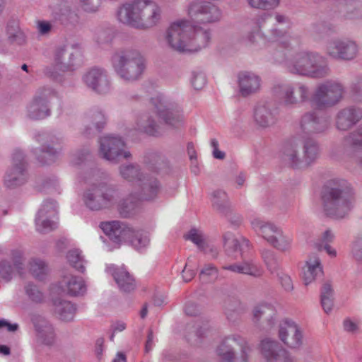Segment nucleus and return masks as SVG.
<instances>
[{"mask_svg": "<svg viewBox=\"0 0 362 362\" xmlns=\"http://www.w3.org/2000/svg\"><path fill=\"white\" fill-rule=\"evenodd\" d=\"M351 253L356 260H362V233H359L355 237L352 243Z\"/></svg>", "mask_w": 362, "mask_h": 362, "instance_id": "55", "label": "nucleus"}, {"mask_svg": "<svg viewBox=\"0 0 362 362\" xmlns=\"http://www.w3.org/2000/svg\"><path fill=\"white\" fill-rule=\"evenodd\" d=\"M324 50L325 54L330 59L349 62L357 57L359 45L356 41L349 38L335 37L325 44Z\"/></svg>", "mask_w": 362, "mask_h": 362, "instance_id": "14", "label": "nucleus"}, {"mask_svg": "<svg viewBox=\"0 0 362 362\" xmlns=\"http://www.w3.org/2000/svg\"><path fill=\"white\" fill-rule=\"evenodd\" d=\"M36 28L40 35H47L51 32L52 25L47 21H38L36 23Z\"/></svg>", "mask_w": 362, "mask_h": 362, "instance_id": "60", "label": "nucleus"}, {"mask_svg": "<svg viewBox=\"0 0 362 362\" xmlns=\"http://www.w3.org/2000/svg\"><path fill=\"white\" fill-rule=\"evenodd\" d=\"M66 259L72 267L80 272L83 273L85 272L86 269L84 264L86 263V261L79 250L74 249L69 250L66 255Z\"/></svg>", "mask_w": 362, "mask_h": 362, "instance_id": "48", "label": "nucleus"}, {"mask_svg": "<svg viewBox=\"0 0 362 362\" xmlns=\"http://www.w3.org/2000/svg\"><path fill=\"white\" fill-rule=\"evenodd\" d=\"M272 90L274 96L286 107L305 103L310 98V87L300 81L279 83L272 87Z\"/></svg>", "mask_w": 362, "mask_h": 362, "instance_id": "12", "label": "nucleus"}, {"mask_svg": "<svg viewBox=\"0 0 362 362\" xmlns=\"http://www.w3.org/2000/svg\"><path fill=\"white\" fill-rule=\"evenodd\" d=\"M101 228L115 242H129L137 250L146 247L149 243L148 236L142 230H135L117 221L103 223Z\"/></svg>", "mask_w": 362, "mask_h": 362, "instance_id": "8", "label": "nucleus"}, {"mask_svg": "<svg viewBox=\"0 0 362 362\" xmlns=\"http://www.w3.org/2000/svg\"><path fill=\"white\" fill-rule=\"evenodd\" d=\"M222 269L235 274L249 275L255 278L261 277L264 273V270L262 267L257 264L252 260L225 265L222 267Z\"/></svg>", "mask_w": 362, "mask_h": 362, "instance_id": "37", "label": "nucleus"}, {"mask_svg": "<svg viewBox=\"0 0 362 362\" xmlns=\"http://www.w3.org/2000/svg\"><path fill=\"white\" fill-rule=\"evenodd\" d=\"M260 350L268 362H293L289 354L276 340L265 338L261 341Z\"/></svg>", "mask_w": 362, "mask_h": 362, "instance_id": "24", "label": "nucleus"}, {"mask_svg": "<svg viewBox=\"0 0 362 362\" xmlns=\"http://www.w3.org/2000/svg\"><path fill=\"white\" fill-rule=\"evenodd\" d=\"M279 281L286 291H291L293 288V285L291 277L284 273L278 274Z\"/></svg>", "mask_w": 362, "mask_h": 362, "instance_id": "61", "label": "nucleus"}, {"mask_svg": "<svg viewBox=\"0 0 362 362\" xmlns=\"http://www.w3.org/2000/svg\"><path fill=\"white\" fill-rule=\"evenodd\" d=\"M194 25L187 19H178L170 23L165 33L168 45L178 52H187L190 33Z\"/></svg>", "mask_w": 362, "mask_h": 362, "instance_id": "13", "label": "nucleus"}, {"mask_svg": "<svg viewBox=\"0 0 362 362\" xmlns=\"http://www.w3.org/2000/svg\"><path fill=\"white\" fill-rule=\"evenodd\" d=\"M262 257L267 269L272 274L278 271L279 265L276 255L274 251L270 249L263 250L262 252Z\"/></svg>", "mask_w": 362, "mask_h": 362, "instance_id": "50", "label": "nucleus"}, {"mask_svg": "<svg viewBox=\"0 0 362 362\" xmlns=\"http://www.w3.org/2000/svg\"><path fill=\"white\" fill-rule=\"evenodd\" d=\"M40 209H44L43 214L48 218H57V205L54 200H46L43 202Z\"/></svg>", "mask_w": 362, "mask_h": 362, "instance_id": "54", "label": "nucleus"}, {"mask_svg": "<svg viewBox=\"0 0 362 362\" xmlns=\"http://www.w3.org/2000/svg\"><path fill=\"white\" fill-rule=\"evenodd\" d=\"M134 129L138 132L145 133L151 136L158 134V125L152 114L148 112L141 113L137 116Z\"/></svg>", "mask_w": 362, "mask_h": 362, "instance_id": "39", "label": "nucleus"}, {"mask_svg": "<svg viewBox=\"0 0 362 362\" xmlns=\"http://www.w3.org/2000/svg\"><path fill=\"white\" fill-rule=\"evenodd\" d=\"M116 16L122 24L148 30L160 23L162 10L154 0H128L118 6Z\"/></svg>", "mask_w": 362, "mask_h": 362, "instance_id": "2", "label": "nucleus"}, {"mask_svg": "<svg viewBox=\"0 0 362 362\" xmlns=\"http://www.w3.org/2000/svg\"><path fill=\"white\" fill-rule=\"evenodd\" d=\"M11 258L13 262V267L6 260L0 262V277L6 281H8L12 279L15 271L20 274H23L24 271L23 252L18 250L12 251Z\"/></svg>", "mask_w": 362, "mask_h": 362, "instance_id": "27", "label": "nucleus"}, {"mask_svg": "<svg viewBox=\"0 0 362 362\" xmlns=\"http://www.w3.org/2000/svg\"><path fill=\"white\" fill-rule=\"evenodd\" d=\"M320 155L318 143L313 138L296 136L289 139L282 149V160L293 168L310 165Z\"/></svg>", "mask_w": 362, "mask_h": 362, "instance_id": "5", "label": "nucleus"}, {"mask_svg": "<svg viewBox=\"0 0 362 362\" xmlns=\"http://www.w3.org/2000/svg\"><path fill=\"white\" fill-rule=\"evenodd\" d=\"M54 311L63 321H71L76 313V306L69 301L56 300Z\"/></svg>", "mask_w": 362, "mask_h": 362, "instance_id": "42", "label": "nucleus"}, {"mask_svg": "<svg viewBox=\"0 0 362 362\" xmlns=\"http://www.w3.org/2000/svg\"><path fill=\"white\" fill-rule=\"evenodd\" d=\"M88 153L87 152H77L71 156V163L74 165L81 164L87 158Z\"/></svg>", "mask_w": 362, "mask_h": 362, "instance_id": "63", "label": "nucleus"}, {"mask_svg": "<svg viewBox=\"0 0 362 362\" xmlns=\"http://www.w3.org/2000/svg\"><path fill=\"white\" fill-rule=\"evenodd\" d=\"M249 6L255 9L270 11L276 8L280 0H247Z\"/></svg>", "mask_w": 362, "mask_h": 362, "instance_id": "53", "label": "nucleus"}, {"mask_svg": "<svg viewBox=\"0 0 362 362\" xmlns=\"http://www.w3.org/2000/svg\"><path fill=\"white\" fill-rule=\"evenodd\" d=\"M254 119L259 127H269L277 120L276 110L268 104L258 105L254 111Z\"/></svg>", "mask_w": 362, "mask_h": 362, "instance_id": "36", "label": "nucleus"}, {"mask_svg": "<svg viewBox=\"0 0 362 362\" xmlns=\"http://www.w3.org/2000/svg\"><path fill=\"white\" fill-rule=\"evenodd\" d=\"M290 53L288 52L286 59L281 62L285 63L286 69L289 74L313 79L325 78L331 74L328 61L320 53L301 49L288 59Z\"/></svg>", "mask_w": 362, "mask_h": 362, "instance_id": "3", "label": "nucleus"}, {"mask_svg": "<svg viewBox=\"0 0 362 362\" xmlns=\"http://www.w3.org/2000/svg\"><path fill=\"white\" fill-rule=\"evenodd\" d=\"M37 337L44 344H52L55 339V332L52 325L44 319L35 322Z\"/></svg>", "mask_w": 362, "mask_h": 362, "instance_id": "41", "label": "nucleus"}, {"mask_svg": "<svg viewBox=\"0 0 362 362\" xmlns=\"http://www.w3.org/2000/svg\"><path fill=\"white\" fill-rule=\"evenodd\" d=\"M346 159L362 168V126L343 138Z\"/></svg>", "mask_w": 362, "mask_h": 362, "instance_id": "23", "label": "nucleus"}, {"mask_svg": "<svg viewBox=\"0 0 362 362\" xmlns=\"http://www.w3.org/2000/svg\"><path fill=\"white\" fill-rule=\"evenodd\" d=\"M3 182L7 189H14L26 182L25 161L23 153L21 150L16 149L13 152L12 165L6 170Z\"/></svg>", "mask_w": 362, "mask_h": 362, "instance_id": "19", "label": "nucleus"}, {"mask_svg": "<svg viewBox=\"0 0 362 362\" xmlns=\"http://www.w3.org/2000/svg\"><path fill=\"white\" fill-rule=\"evenodd\" d=\"M44 209H39L35 218L36 229L40 233H47L57 228L56 218H48L43 214Z\"/></svg>", "mask_w": 362, "mask_h": 362, "instance_id": "44", "label": "nucleus"}, {"mask_svg": "<svg viewBox=\"0 0 362 362\" xmlns=\"http://www.w3.org/2000/svg\"><path fill=\"white\" fill-rule=\"evenodd\" d=\"M80 8L86 13H95L99 10V5L94 0H77Z\"/></svg>", "mask_w": 362, "mask_h": 362, "instance_id": "57", "label": "nucleus"}, {"mask_svg": "<svg viewBox=\"0 0 362 362\" xmlns=\"http://www.w3.org/2000/svg\"><path fill=\"white\" fill-rule=\"evenodd\" d=\"M139 200L140 197L139 196L135 197L132 194L122 200L118 205L120 214L124 217L130 216L133 214Z\"/></svg>", "mask_w": 362, "mask_h": 362, "instance_id": "45", "label": "nucleus"}, {"mask_svg": "<svg viewBox=\"0 0 362 362\" xmlns=\"http://www.w3.org/2000/svg\"><path fill=\"white\" fill-rule=\"evenodd\" d=\"M188 16L201 23H213L222 18V11L215 4L207 1H194L187 8Z\"/></svg>", "mask_w": 362, "mask_h": 362, "instance_id": "16", "label": "nucleus"}, {"mask_svg": "<svg viewBox=\"0 0 362 362\" xmlns=\"http://www.w3.org/2000/svg\"><path fill=\"white\" fill-rule=\"evenodd\" d=\"M59 21L62 24L69 26H75L79 23V16L69 7H65L61 10V14Z\"/></svg>", "mask_w": 362, "mask_h": 362, "instance_id": "49", "label": "nucleus"}, {"mask_svg": "<svg viewBox=\"0 0 362 362\" xmlns=\"http://www.w3.org/2000/svg\"><path fill=\"white\" fill-rule=\"evenodd\" d=\"M362 119V109L349 106L340 109L335 115V127L341 132L351 129Z\"/></svg>", "mask_w": 362, "mask_h": 362, "instance_id": "25", "label": "nucleus"}, {"mask_svg": "<svg viewBox=\"0 0 362 362\" xmlns=\"http://www.w3.org/2000/svg\"><path fill=\"white\" fill-rule=\"evenodd\" d=\"M100 153L103 158L117 163L122 158H129L131 153L126 149L125 144L119 136H104L100 140Z\"/></svg>", "mask_w": 362, "mask_h": 362, "instance_id": "18", "label": "nucleus"}, {"mask_svg": "<svg viewBox=\"0 0 362 362\" xmlns=\"http://www.w3.org/2000/svg\"><path fill=\"white\" fill-rule=\"evenodd\" d=\"M270 16L271 14L263 13L253 18L250 29L244 40L248 45L257 47L258 40L262 39L264 47L269 49L272 59L276 62H281L286 59L288 52L294 50L293 42L296 41V37L288 30L291 19L279 12L274 14L275 23L267 35L262 28Z\"/></svg>", "mask_w": 362, "mask_h": 362, "instance_id": "1", "label": "nucleus"}, {"mask_svg": "<svg viewBox=\"0 0 362 362\" xmlns=\"http://www.w3.org/2000/svg\"><path fill=\"white\" fill-rule=\"evenodd\" d=\"M57 91L49 86L40 87L27 107V117L33 120L43 119L51 115L49 100Z\"/></svg>", "mask_w": 362, "mask_h": 362, "instance_id": "15", "label": "nucleus"}, {"mask_svg": "<svg viewBox=\"0 0 362 362\" xmlns=\"http://www.w3.org/2000/svg\"><path fill=\"white\" fill-rule=\"evenodd\" d=\"M329 126L330 122L327 117L320 115L315 111H309L301 116L299 121V131L296 135L311 138V135L325 132Z\"/></svg>", "mask_w": 362, "mask_h": 362, "instance_id": "17", "label": "nucleus"}, {"mask_svg": "<svg viewBox=\"0 0 362 362\" xmlns=\"http://www.w3.org/2000/svg\"><path fill=\"white\" fill-rule=\"evenodd\" d=\"M185 238L194 243L200 250L203 251L204 252H208L205 248L206 242L205 240L204 235L201 230L196 228H192L185 235Z\"/></svg>", "mask_w": 362, "mask_h": 362, "instance_id": "51", "label": "nucleus"}, {"mask_svg": "<svg viewBox=\"0 0 362 362\" xmlns=\"http://www.w3.org/2000/svg\"><path fill=\"white\" fill-rule=\"evenodd\" d=\"M25 291L29 298L36 303H40L43 300V294L36 286L28 284L25 287Z\"/></svg>", "mask_w": 362, "mask_h": 362, "instance_id": "56", "label": "nucleus"}, {"mask_svg": "<svg viewBox=\"0 0 362 362\" xmlns=\"http://www.w3.org/2000/svg\"><path fill=\"white\" fill-rule=\"evenodd\" d=\"M276 319V310L270 303H260L253 309V320L257 322L262 320L263 322H266V325H263L264 329L272 328L275 325Z\"/></svg>", "mask_w": 362, "mask_h": 362, "instance_id": "31", "label": "nucleus"}, {"mask_svg": "<svg viewBox=\"0 0 362 362\" xmlns=\"http://www.w3.org/2000/svg\"><path fill=\"white\" fill-rule=\"evenodd\" d=\"M334 297V290L331 283L328 281H325L321 288L320 298Z\"/></svg>", "mask_w": 362, "mask_h": 362, "instance_id": "64", "label": "nucleus"}, {"mask_svg": "<svg viewBox=\"0 0 362 362\" xmlns=\"http://www.w3.org/2000/svg\"><path fill=\"white\" fill-rule=\"evenodd\" d=\"M322 274L323 269L320 258L316 254L310 255L303 268V280L305 285L310 284Z\"/></svg>", "mask_w": 362, "mask_h": 362, "instance_id": "28", "label": "nucleus"}, {"mask_svg": "<svg viewBox=\"0 0 362 362\" xmlns=\"http://www.w3.org/2000/svg\"><path fill=\"white\" fill-rule=\"evenodd\" d=\"M269 245L281 252H289L292 249L293 238L291 236L284 233L281 228Z\"/></svg>", "mask_w": 362, "mask_h": 362, "instance_id": "43", "label": "nucleus"}, {"mask_svg": "<svg viewBox=\"0 0 362 362\" xmlns=\"http://www.w3.org/2000/svg\"><path fill=\"white\" fill-rule=\"evenodd\" d=\"M116 74L124 81L133 82L140 78L146 69V61L141 53L132 49L120 50L112 57Z\"/></svg>", "mask_w": 362, "mask_h": 362, "instance_id": "6", "label": "nucleus"}, {"mask_svg": "<svg viewBox=\"0 0 362 362\" xmlns=\"http://www.w3.org/2000/svg\"><path fill=\"white\" fill-rule=\"evenodd\" d=\"M6 33L11 42L22 45L25 42V35L16 21L9 22L6 27Z\"/></svg>", "mask_w": 362, "mask_h": 362, "instance_id": "46", "label": "nucleus"}, {"mask_svg": "<svg viewBox=\"0 0 362 362\" xmlns=\"http://www.w3.org/2000/svg\"><path fill=\"white\" fill-rule=\"evenodd\" d=\"M215 352L224 362H247L250 347L244 337L231 334L221 339Z\"/></svg>", "mask_w": 362, "mask_h": 362, "instance_id": "11", "label": "nucleus"}, {"mask_svg": "<svg viewBox=\"0 0 362 362\" xmlns=\"http://www.w3.org/2000/svg\"><path fill=\"white\" fill-rule=\"evenodd\" d=\"M86 118L98 130H100L105 122V115L103 111L98 108L90 110L86 114Z\"/></svg>", "mask_w": 362, "mask_h": 362, "instance_id": "52", "label": "nucleus"}, {"mask_svg": "<svg viewBox=\"0 0 362 362\" xmlns=\"http://www.w3.org/2000/svg\"><path fill=\"white\" fill-rule=\"evenodd\" d=\"M29 270L33 276L39 280H43L48 272L47 264L40 259H33L30 262Z\"/></svg>", "mask_w": 362, "mask_h": 362, "instance_id": "47", "label": "nucleus"}, {"mask_svg": "<svg viewBox=\"0 0 362 362\" xmlns=\"http://www.w3.org/2000/svg\"><path fill=\"white\" fill-rule=\"evenodd\" d=\"M150 103L156 110L158 116L165 124L172 127H177L182 123L183 116L180 111L174 104L170 103L164 95L158 94L152 98Z\"/></svg>", "mask_w": 362, "mask_h": 362, "instance_id": "20", "label": "nucleus"}, {"mask_svg": "<svg viewBox=\"0 0 362 362\" xmlns=\"http://www.w3.org/2000/svg\"><path fill=\"white\" fill-rule=\"evenodd\" d=\"M211 38V30L194 26L190 33L187 52H198L206 47Z\"/></svg>", "mask_w": 362, "mask_h": 362, "instance_id": "32", "label": "nucleus"}, {"mask_svg": "<svg viewBox=\"0 0 362 362\" xmlns=\"http://www.w3.org/2000/svg\"><path fill=\"white\" fill-rule=\"evenodd\" d=\"M211 202L214 210L218 213L226 215L230 210V204L227 194L221 190H214L211 194Z\"/></svg>", "mask_w": 362, "mask_h": 362, "instance_id": "40", "label": "nucleus"}, {"mask_svg": "<svg viewBox=\"0 0 362 362\" xmlns=\"http://www.w3.org/2000/svg\"><path fill=\"white\" fill-rule=\"evenodd\" d=\"M59 288L63 293L72 296L83 295L86 291L83 279L72 274L64 275L59 282Z\"/></svg>", "mask_w": 362, "mask_h": 362, "instance_id": "30", "label": "nucleus"}, {"mask_svg": "<svg viewBox=\"0 0 362 362\" xmlns=\"http://www.w3.org/2000/svg\"><path fill=\"white\" fill-rule=\"evenodd\" d=\"M83 200L93 211L110 209L117 204V193L105 182H94L84 192Z\"/></svg>", "mask_w": 362, "mask_h": 362, "instance_id": "9", "label": "nucleus"}, {"mask_svg": "<svg viewBox=\"0 0 362 362\" xmlns=\"http://www.w3.org/2000/svg\"><path fill=\"white\" fill-rule=\"evenodd\" d=\"M278 334L280 340L291 349H298L303 344L302 329L291 320L285 319L280 322Z\"/></svg>", "mask_w": 362, "mask_h": 362, "instance_id": "21", "label": "nucleus"}, {"mask_svg": "<svg viewBox=\"0 0 362 362\" xmlns=\"http://www.w3.org/2000/svg\"><path fill=\"white\" fill-rule=\"evenodd\" d=\"M207 276L212 278H217L218 269L211 264H206L200 272V276Z\"/></svg>", "mask_w": 362, "mask_h": 362, "instance_id": "62", "label": "nucleus"}, {"mask_svg": "<svg viewBox=\"0 0 362 362\" xmlns=\"http://www.w3.org/2000/svg\"><path fill=\"white\" fill-rule=\"evenodd\" d=\"M74 62V54L70 52L67 45H59L56 47L53 55L54 68L61 71L72 70Z\"/></svg>", "mask_w": 362, "mask_h": 362, "instance_id": "29", "label": "nucleus"}, {"mask_svg": "<svg viewBox=\"0 0 362 362\" xmlns=\"http://www.w3.org/2000/svg\"><path fill=\"white\" fill-rule=\"evenodd\" d=\"M137 163L121 165L119 168L121 177L137 185L141 189V197L146 200L156 198L160 192L158 180L144 172Z\"/></svg>", "mask_w": 362, "mask_h": 362, "instance_id": "7", "label": "nucleus"}, {"mask_svg": "<svg viewBox=\"0 0 362 362\" xmlns=\"http://www.w3.org/2000/svg\"><path fill=\"white\" fill-rule=\"evenodd\" d=\"M83 81L93 91L106 94L111 90V82L107 71L101 68L93 67L83 76Z\"/></svg>", "mask_w": 362, "mask_h": 362, "instance_id": "22", "label": "nucleus"}, {"mask_svg": "<svg viewBox=\"0 0 362 362\" xmlns=\"http://www.w3.org/2000/svg\"><path fill=\"white\" fill-rule=\"evenodd\" d=\"M223 247L229 255H233L235 259L242 257L244 249L249 247V241L241 238H235L231 232H226L223 235Z\"/></svg>", "mask_w": 362, "mask_h": 362, "instance_id": "35", "label": "nucleus"}, {"mask_svg": "<svg viewBox=\"0 0 362 362\" xmlns=\"http://www.w3.org/2000/svg\"><path fill=\"white\" fill-rule=\"evenodd\" d=\"M192 267V259L189 258L182 272L183 280L186 282L191 281L196 274V271Z\"/></svg>", "mask_w": 362, "mask_h": 362, "instance_id": "58", "label": "nucleus"}, {"mask_svg": "<svg viewBox=\"0 0 362 362\" xmlns=\"http://www.w3.org/2000/svg\"><path fill=\"white\" fill-rule=\"evenodd\" d=\"M107 271L112 275L121 291L130 292L136 288L134 278L125 268L112 265L107 267Z\"/></svg>", "mask_w": 362, "mask_h": 362, "instance_id": "33", "label": "nucleus"}, {"mask_svg": "<svg viewBox=\"0 0 362 362\" xmlns=\"http://www.w3.org/2000/svg\"><path fill=\"white\" fill-rule=\"evenodd\" d=\"M345 87L338 80L328 79L319 83L311 97L313 104L319 110L338 105L344 98Z\"/></svg>", "mask_w": 362, "mask_h": 362, "instance_id": "10", "label": "nucleus"}, {"mask_svg": "<svg viewBox=\"0 0 362 362\" xmlns=\"http://www.w3.org/2000/svg\"><path fill=\"white\" fill-rule=\"evenodd\" d=\"M251 226L255 233L269 245L281 228L272 222L260 218H254L251 221Z\"/></svg>", "mask_w": 362, "mask_h": 362, "instance_id": "34", "label": "nucleus"}, {"mask_svg": "<svg viewBox=\"0 0 362 362\" xmlns=\"http://www.w3.org/2000/svg\"><path fill=\"white\" fill-rule=\"evenodd\" d=\"M206 83V78L204 74L198 73L194 74L192 78V84L194 89H202Z\"/></svg>", "mask_w": 362, "mask_h": 362, "instance_id": "59", "label": "nucleus"}, {"mask_svg": "<svg viewBox=\"0 0 362 362\" xmlns=\"http://www.w3.org/2000/svg\"><path fill=\"white\" fill-rule=\"evenodd\" d=\"M49 142L54 144L59 143V140L52 137L49 140H47L43 148H37L33 152L36 159L42 165H50L54 163L61 151V148L51 147Z\"/></svg>", "mask_w": 362, "mask_h": 362, "instance_id": "38", "label": "nucleus"}, {"mask_svg": "<svg viewBox=\"0 0 362 362\" xmlns=\"http://www.w3.org/2000/svg\"><path fill=\"white\" fill-rule=\"evenodd\" d=\"M238 78L240 92L243 96L255 94L261 88V77L254 72L242 71Z\"/></svg>", "mask_w": 362, "mask_h": 362, "instance_id": "26", "label": "nucleus"}, {"mask_svg": "<svg viewBox=\"0 0 362 362\" xmlns=\"http://www.w3.org/2000/svg\"><path fill=\"white\" fill-rule=\"evenodd\" d=\"M325 212L334 218H343L354 208V192L345 180H333L326 187L322 194Z\"/></svg>", "mask_w": 362, "mask_h": 362, "instance_id": "4", "label": "nucleus"}]
</instances>
